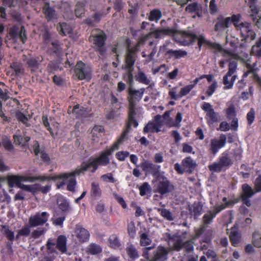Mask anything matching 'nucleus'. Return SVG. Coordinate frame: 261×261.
Here are the masks:
<instances>
[{
  "label": "nucleus",
  "mask_w": 261,
  "mask_h": 261,
  "mask_svg": "<svg viewBox=\"0 0 261 261\" xmlns=\"http://www.w3.org/2000/svg\"><path fill=\"white\" fill-rule=\"evenodd\" d=\"M126 251L127 255L133 259H136L139 257V254L136 248L132 245H128Z\"/></svg>",
  "instance_id": "38"
},
{
  "label": "nucleus",
  "mask_w": 261,
  "mask_h": 261,
  "mask_svg": "<svg viewBox=\"0 0 261 261\" xmlns=\"http://www.w3.org/2000/svg\"><path fill=\"white\" fill-rule=\"evenodd\" d=\"M161 131V128L154 122H149L144 127V133H147L149 132H156L158 133Z\"/></svg>",
  "instance_id": "31"
},
{
  "label": "nucleus",
  "mask_w": 261,
  "mask_h": 261,
  "mask_svg": "<svg viewBox=\"0 0 261 261\" xmlns=\"http://www.w3.org/2000/svg\"><path fill=\"white\" fill-rule=\"evenodd\" d=\"M229 238L232 245L234 246L237 245L241 241V236L236 227H232Z\"/></svg>",
  "instance_id": "27"
},
{
  "label": "nucleus",
  "mask_w": 261,
  "mask_h": 261,
  "mask_svg": "<svg viewBox=\"0 0 261 261\" xmlns=\"http://www.w3.org/2000/svg\"><path fill=\"white\" fill-rule=\"evenodd\" d=\"M236 60L237 56L236 55H230L228 59L229 62L228 71L223 77L224 90L232 89L237 79V76L235 73L237 70L238 63Z\"/></svg>",
  "instance_id": "3"
},
{
  "label": "nucleus",
  "mask_w": 261,
  "mask_h": 261,
  "mask_svg": "<svg viewBox=\"0 0 261 261\" xmlns=\"http://www.w3.org/2000/svg\"><path fill=\"white\" fill-rule=\"evenodd\" d=\"M145 91V88H142L138 90L133 89L129 87L128 89L129 102V109H135L136 101H139L143 97Z\"/></svg>",
  "instance_id": "8"
},
{
  "label": "nucleus",
  "mask_w": 261,
  "mask_h": 261,
  "mask_svg": "<svg viewBox=\"0 0 261 261\" xmlns=\"http://www.w3.org/2000/svg\"><path fill=\"white\" fill-rule=\"evenodd\" d=\"M186 11L189 13H195L196 15L192 16L193 18H195L196 16L199 18L202 16V7L196 3L189 4L186 8Z\"/></svg>",
  "instance_id": "21"
},
{
  "label": "nucleus",
  "mask_w": 261,
  "mask_h": 261,
  "mask_svg": "<svg viewBox=\"0 0 261 261\" xmlns=\"http://www.w3.org/2000/svg\"><path fill=\"white\" fill-rule=\"evenodd\" d=\"M46 228H38L33 231L32 237L34 239H38L42 235L44 234L47 231Z\"/></svg>",
  "instance_id": "52"
},
{
  "label": "nucleus",
  "mask_w": 261,
  "mask_h": 261,
  "mask_svg": "<svg viewBox=\"0 0 261 261\" xmlns=\"http://www.w3.org/2000/svg\"><path fill=\"white\" fill-rule=\"evenodd\" d=\"M126 73L124 75V79L129 85V87H132L134 83V77L133 74V68H126Z\"/></svg>",
  "instance_id": "35"
},
{
  "label": "nucleus",
  "mask_w": 261,
  "mask_h": 261,
  "mask_svg": "<svg viewBox=\"0 0 261 261\" xmlns=\"http://www.w3.org/2000/svg\"><path fill=\"white\" fill-rule=\"evenodd\" d=\"M109 243L110 247L115 249L118 248L121 245L118 237L115 234H112L110 237Z\"/></svg>",
  "instance_id": "44"
},
{
  "label": "nucleus",
  "mask_w": 261,
  "mask_h": 261,
  "mask_svg": "<svg viewBox=\"0 0 261 261\" xmlns=\"http://www.w3.org/2000/svg\"><path fill=\"white\" fill-rule=\"evenodd\" d=\"M135 109H129L128 122L127 125V127L126 128L125 130L122 133V135L126 132V135L128 133L129 127L131 126H134L135 127H136L138 125V122L135 119Z\"/></svg>",
  "instance_id": "25"
},
{
  "label": "nucleus",
  "mask_w": 261,
  "mask_h": 261,
  "mask_svg": "<svg viewBox=\"0 0 261 261\" xmlns=\"http://www.w3.org/2000/svg\"><path fill=\"white\" fill-rule=\"evenodd\" d=\"M169 244L173 250L179 251L182 247V241L180 237L174 236L169 239Z\"/></svg>",
  "instance_id": "23"
},
{
  "label": "nucleus",
  "mask_w": 261,
  "mask_h": 261,
  "mask_svg": "<svg viewBox=\"0 0 261 261\" xmlns=\"http://www.w3.org/2000/svg\"><path fill=\"white\" fill-rule=\"evenodd\" d=\"M87 251L92 255H95L100 253L101 252V248L99 245L93 243L88 247Z\"/></svg>",
  "instance_id": "43"
},
{
  "label": "nucleus",
  "mask_w": 261,
  "mask_h": 261,
  "mask_svg": "<svg viewBox=\"0 0 261 261\" xmlns=\"http://www.w3.org/2000/svg\"><path fill=\"white\" fill-rule=\"evenodd\" d=\"M1 144L7 150L11 151L13 150V146L11 142L7 138L3 139Z\"/></svg>",
  "instance_id": "63"
},
{
  "label": "nucleus",
  "mask_w": 261,
  "mask_h": 261,
  "mask_svg": "<svg viewBox=\"0 0 261 261\" xmlns=\"http://www.w3.org/2000/svg\"><path fill=\"white\" fill-rule=\"evenodd\" d=\"M42 60L43 58L42 57H28L25 55L23 56V61L26 62L28 66L31 68L32 70H34V69H38Z\"/></svg>",
  "instance_id": "18"
},
{
  "label": "nucleus",
  "mask_w": 261,
  "mask_h": 261,
  "mask_svg": "<svg viewBox=\"0 0 261 261\" xmlns=\"http://www.w3.org/2000/svg\"><path fill=\"white\" fill-rule=\"evenodd\" d=\"M208 167L211 171L217 172H220L223 168V166L221 164H220V161L218 163L215 162L209 165Z\"/></svg>",
  "instance_id": "62"
},
{
  "label": "nucleus",
  "mask_w": 261,
  "mask_h": 261,
  "mask_svg": "<svg viewBox=\"0 0 261 261\" xmlns=\"http://www.w3.org/2000/svg\"><path fill=\"white\" fill-rule=\"evenodd\" d=\"M153 35L155 39H161L166 36H172L173 39L181 45L186 46L192 41L194 36L187 33L185 31H179L174 29H156L150 31L142 37L140 41L144 42L150 36Z\"/></svg>",
  "instance_id": "2"
},
{
  "label": "nucleus",
  "mask_w": 261,
  "mask_h": 261,
  "mask_svg": "<svg viewBox=\"0 0 261 261\" xmlns=\"http://www.w3.org/2000/svg\"><path fill=\"white\" fill-rule=\"evenodd\" d=\"M242 199L243 203L247 206L251 205V201L249 199L256 192L248 184H244L242 186Z\"/></svg>",
  "instance_id": "17"
},
{
  "label": "nucleus",
  "mask_w": 261,
  "mask_h": 261,
  "mask_svg": "<svg viewBox=\"0 0 261 261\" xmlns=\"http://www.w3.org/2000/svg\"><path fill=\"white\" fill-rule=\"evenodd\" d=\"M10 68L14 72V73H12V75H19L23 72L22 65L19 62H13L10 65Z\"/></svg>",
  "instance_id": "37"
},
{
  "label": "nucleus",
  "mask_w": 261,
  "mask_h": 261,
  "mask_svg": "<svg viewBox=\"0 0 261 261\" xmlns=\"http://www.w3.org/2000/svg\"><path fill=\"white\" fill-rule=\"evenodd\" d=\"M237 30L240 31L242 37V40H246L250 38L251 40H253L256 37V34L251 29V26L250 23L245 22L237 25Z\"/></svg>",
  "instance_id": "9"
},
{
  "label": "nucleus",
  "mask_w": 261,
  "mask_h": 261,
  "mask_svg": "<svg viewBox=\"0 0 261 261\" xmlns=\"http://www.w3.org/2000/svg\"><path fill=\"white\" fill-rule=\"evenodd\" d=\"M157 210L164 218L168 221L173 220L174 218L169 210L166 208H158Z\"/></svg>",
  "instance_id": "42"
},
{
  "label": "nucleus",
  "mask_w": 261,
  "mask_h": 261,
  "mask_svg": "<svg viewBox=\"0 0 261 261\" xmlns=\"http://www.w3.org/2000/svg\"><path fill=\"white\" fill-rule=\"evenodd\" d=\"M103 128L100 126H94L91 133V137L92 138L93 140H96V138H93V137H96V138H98L100 136V133L102 132Z\"/></svg>",
  "instance_id": "49"
},
{
  "label": "nucleus",
  "mask_w": 261,
  "mask_h": 261,
  "mask_svg": "<svg viewBox=\"0 0 261 261\" xmlns=\"http://www.w3.org/2000/svg\"><path fill=\"white\" fill-rule=\"evenodd\" d=\"M230 24V19L224 18L220 15L217 18V22L215 25V31L216 32H222L228 28Z\"/></svg>",
  "instance_id": "20"
},
{
  "label": "nucleus",
  "mask_w": 261,
  "mask_h": 261,
  "mask_svg": "<svg viewBox=\"0 0 261 261\" xmlns=\"http://www.w3.org/2000/svg\"><path fill=\"white\" fill-rule=\"evenodd\" d=\"M14 142L16 145H21L24 146L30 140V138L28 136L23 137L19 133H17L13 136Z\"/></svg>",
  "instance_id": "29"
},
{
  "label": "nucleus",
  "mask_w": 261,
  "mask_h": 261,
  "mask_svg": "<svg viewBox=\"0 0 261 261\" xmlns=\"http://www.w3.org/2000/svg\"><path fill=\"white\" fill-rule=\"evenodd\" d=\"M140 243L141 246H146L151 243V240L149 237L148 234L146 232H139Z\"/></svg>",
  "instance_id": "36"
},
{
  "label": "nucleus",
  "mask_w": 261,
  "mask_h": 261,
  "mask_svg": "<svg viewBox=\"0 0 261 261\" xmlns=\"http://www.w3.org/2000/svg\"><path fill=\"white\" fill-rule=\"evenodd\" d=\"M16 118L19 122H21L27 126H29L30 124L28 123V118L25 115L20 112H18L16 113Z\"/></svg>",
  "instance_id": "53"
},
{
  "label": "nucleus",
  "mask_w": 261,
  "mask_h": 261,
  "mask_svg": "<svg viewBox=\"0 0 261 261\" xmlns=\"http://www.w3.org/2000/svg\"><path fill=\"white\" fill-rule=\"evenodd\" d=\"M202 109L206 112L205 119L209 125L218 121V115L214 111L212 105L208 102H204L201 107Z\"/></svg>",
  "instance_id": "12"
},
{
  "label": "nucleus",
  "mask_w": 261,
  "mask_h": 261,
  "mask_svg": "<svg viewBox=\"0 0 261 261\" xmlns=\"http://www.w3.org/2000/svg\"><path fill=\"white\" fill-rule=\"evenodd\" d=\"M127 232L129 236L132 238H134L136 230L135 223L133 221L130 222L127 225Z\"/></svg>",
  "instance_id": "59"
},
{
  "label": "nucleus",
  "mask_w": 261,
  "mask_h": 261,
  "mask_svg": "<svg viewBox=\"0 0 261 261\" xmlns=\"http://www.w3.org/2000/svg\"><path fill=\"white\" fill-rule=\"evenodd\" d=\"M141 43V41L139 40L134 48L128 47L127 48L125 58V68H133L136 61V52L138 49Z\"/></svg>",
  "instance_id": "14"
},
{
  "label": "nucleus",
  "mask_w": 261,
  "mask_h": 261,
  "mask_svg": "<svg viewBox=\"0 0 261 261\" xmlns=\"http://www.w3.org/2000/svg\"><path fill=\"white\" fill-rule=\"evenodd\" d=\"M228 108L226 110V116L228 119H230L236 115L234 106L232 103H227Z\"/></svg>",
  "instance_id": "45"
},
{
  "label": "nucleus",
  "mask_w": 261,
  "mask_h": 261,
  "mask_svg": "<svg viewBox=\"0 0 261 261\" xmlns=\"http://www.w3.org/2000/svg\"><path fill=\"white\" fill-rule=\"evenodd\" d=\"M100 178L104 182H110L111 183H114L116 181V180L113 177V175L112 173H108L103 174L101 176Z\"/></svg>",
  "instance_id": "57"
},
{
  "label": "nucleus",
  "mask_w": 261,
  "mask_h": 261,
  "mask_svg": "<svg viewBox=\"0 0 261 261\" xmlns=\"http://www.w3.org/2000/svg\"><path fill=\"white\" fill-rule=\"evenodd\" d=\"M91 195L93 197H97L101 195V190L98 183L92 182L91 184Z\"/></svg>",
  "instance_id": "40"
},
{
  "label": "nucleus",
  "mask_w": 261,
  "mask_h": 261,
  "mask_svg": "<svg viewBox=\"0 0 261 261\" xmlns=\"http://www.w3.org/2000/svg\"><path fill=\"white\" fill-rule=\"evenodd\" d=\"M252 242L254 245L258 248L261 247V235L258 232H255L253 234Z\"/></svg>",
  "instance_id": "55"
},
{
  "label": "nucleus",
  "mask_w": 261,
  "mask_h": 261,
  "mask_svg": "<svg viewBox=\"0 0 261 261\" xmlns=\"http://www.w3.org/2000/svg\"><path fill=\"white\" fill-rule=\"evenodd\" d=\"M226 136L224 134H221L219 139H213L211 141V150L213 154H215L218 150L225 146L226 143Z\"/></svg>",
  "instance_id": "16"
},
{
  "label": "nucleus",
  "mask_w": 261,
  "mask_h": 261,
  "mask_svg": "<svg viewBox=\"0 0 261 261\" xmlns=\"http://www.w3.org/2000/svg\"><path fill=\"white\" fill-rule=\"evenodd\" d=\"M162 16V12L160 10L153 9L150 12L148 18L150 21L158 22Z\"/></svg>",
  "instance_id": "34"
},
{
  "label": "nucleus",
  "mask_w": 261,
  "mask_h": 261,
  "mask_svg": "<svg viewBox=\"0 0 261 261\" xmlns=\"http://www.w3.org/2000/svg\"><path fill=\"white\" fill-rule=\"evenodd\" d=\"M194 87V85H188L182 88L179 93V97L181 98L182 96L187 95Z\"/></svg>",
  "instance_id": "54"
},
{
  "label": "nucleus",
  "mask_w": 261,
  "mask_h": 261,
  "mask_svg": "<svg viewBox=\"0 0 261 261\" xmlns=\"http://www.w3.org/2000/svg\"><path fill=\"white\" fill-rule=\"evenodd\" d=\"M255 118V111L253 108H251L247 114V119L249 125H251Z\"/></svg>",
  "instance_id": "64"
},
{
  "label": "nucleus",
  "mask_w": 261,
  "mask_h": 261,
  "mask_svg": "<svg viewBox=\"0 0 261 261\" xmlns=\"http://www.w3.org/2000/svg\"><path fill=\"white\" fill-rule=\"evenodd\" d=\"M106 39V36L101 32L96 35H92L89 37V40L95 45L101 55H103L105 51L104 45Z\"/></svg>",
  "instance_id": "13"
},
{
  "label": "nucleus",
  "mask_w": 261,
  "mask_h": 261,
  "mask_svg": "<svg viewBox=\"0 0 261 261\" xmlns=\"http://www.w3.org/2000/svg\"><path fill=\"white\" fill-rule=\"evenodd\" d=\"M49 217V214L46 212H37L30 216L29 219V224L31 227L42 226L47 222Z\"/></svg>",
  "instance_id": "7"
},
{
  "label": "nucleus",
  "mask_w": 261,
  "mask_h": 261,
  "mask_svg": "<svg viewBox=\"0 0 261 261\" xmlns=\"http://www.w3.org/2000/svg\"><path fill=\"white\" fill-rule=\"evenodd\" d=\"M220 164L223 167L229 166L232 164V161L230 158L228 156L227 154H223V155L220 160Z\"/></svg>",
  "instance_id": "50"
},
{
  "label": "nucleus",
  "mask_w": 261,
  "mask_h": 261,
  "mask_svg": "<svg viewBox=\"0 0 261 261\" xmlns=\"http://www.w3.org/2000/svg\"><path fill=\"white\" fill-rule=\"evenodd\" d=\"M72 113L75 117L80 118L86 114V109L83 107L80 108L79 105H76L73 107Z\"/></svg>",
  "instance_id": "39"
},
{
  "label": "nucleus",
  "mask_w": 261,
  "mask_h": 261,
  "mask_svg": "<svg viewBox=\"0 0 261 261\" xmlns=\"http://www.w3.org/2000/svg\"><path fill=\"white\" fill-rule=\"evenodd\" d=\"M2 231L5 233L6 237L9 240L12 241L14 240V233L12 231L9 229L8 226L3 225Z\"/></svg>",
  "instance_id": "48"
},
{
  "label": "nucleus",
  "mask_w": 261,
  "mask_h": 261,
  "mask_svg": "<svg viewBox=\"0 0 261 261\" xmlns=\"http://www.w3.org/2000/svg\"><path fill=\"white\" fill-rule=\"evenodd\" d=\"M251 54L257 57H261V36L257 40L256 43L252 46Z\"/></svg>",
  "instance_id": "32"
},
{
  "label": "nucleus",
  "mask_w": 261,
  "mask_h": 261,
  "mask_svg": "<svg viewBox=\"0 0 261 261\" xmlns=\"http://www.w3.org/2000/svg\"><path fill=\"white\" fill-rule=\"evenodd\" d=\"M182 165L185 170L191 172L196 166V163L193 160L190 158L188 157L184 159L182 161Z\"/></svg>",
  "instance_id": "28"
},
{
  "label": "nucleus",
  "mask_w": 261,
  "mask_h": 261,
  "mask_svg": "<svg viewBox=\"0 0 261 261\" xmlns=\"http://www.w3.org/2000/svg\"><path fill=\"white\" fill-rule=\"evenodd\" d=\"M182 119V114L180 112H178L176 114L175 121L168 122L167 124L170 127L177 126L179 127L180 126V123L181 122Z\"/></svg>",
  "instance_id": "47"
},
{
  "label": "nucleus",
  "mask_w": 261,
  "mask_h": 261,
  "mask_svg": "<svg viewBox=\"0 0 261 261\" xmlns=\"http://www.w3.org/2000/svg\"><path fill=\"white\" fill-rule=\"evenodd\" d=\"M20 32V28L17 27H14L11 28L9 31L10 35L13 40H16L19 38Z\"/></svg>",
  "instance_id": "51"
},
{
  "label": "nucleus",
  "mask_w": 261,
  "mask_h": 261,
  "mask_svg": "<svg viewBox=\"0 0 261 261\" xmlns=\"http://www.w3.org/2000/svg\"><path fill=\"white\" fill-rule=\"evenodd\" d=\"M138 68L139 70L135 76L136 81L146 85H149L151 81L150 77H148L139 67H138Z\"/></svg>",
  "instance_id": "26"
},
{
  "label": "nucleus",
  "mask_w": 261,
  "mask_h": 261,
  "mask_svg": "<svg viewBox=\"0 0 261 261\" xmlns=\"http://www.w3.org/2000/svg\"><path fill=\"white\" fill-rule=\"evenodd\" d=\"M203 205L201 202H195L192 205H189L190 214L196 219L201 214Z\"/></svg>",
  "instance_id": "24"
},
{
  "label": "nucleus",
  "mask_w": 261,
  "mask_h": 261,
  "mask_svg": "<svg viewBox=\"0 0 261 261\" xmlns=\"http://www.w3.org/2000/svg\"><path fill=\"white\" fill-rule=\"evenodd\" d=\"M85 13V8L84 4L78 3L75 6V14L76 17H81Z\"/></svg>",
  "instance_id": "46"
},
{
  "label": "nucleus",
  "mask_w": 261,
  "mask_h": 261,
  "mask_svg": "<svg viewBox=\"0 0 261 261\" xmlns=\"http://www.w3.org/2000/svg\"><path fill=\"white\" fill-rule=\"evenodd\" d=\"M129 153L127 151H121L117 152L115 155L117 160L120 161H124L128 156Z\"/></svg>",
  "instance_id": "61"
},
{
  "label": "nucleus",
  "mask_w": 261,
  "mask_h": 261,
  "mask_svg": "<svg viewBox=\"0 0 261 261\" xmlns=\"http://www.w3.org/2000/svg\"><path fill=\"white\" fill-rule=\"evenodd\" d=\"M140 167L146 174H151L153 176L160 174V166L153 164L148 160H144L140 164Z\"/></svg>",
  "instance_id": "15"
},
{
  "label": "nucleus",
  "mask_w": 261,
  "mask_h": 261,
  "mask_svg": "<svg viewBox=\"0 0 261 261\" xmlns=\"http://www.w3.org/2000/svg\"><path fill=\"white\" fill-rule=\"evenodd\" d=\"M60 208L64 212H67L69 210V203L65 199H61L58 201Z\"/></svg>",
  "instance_id": "60"
},
{
  "label": "nucleus",
  "mask_w": 261,
  "mask_h": 261,
  "mask_svg": "<svg viewBox=\"0 0 261 261\" xmlns=\"http://www.w3.org/2000/svg\"><path fill=\"white\" fill-rule=\"evenodd\" d=\"M154 192L161 195L172 192L174 190V186L170 180L163 174H159L154 181Z\"/></svg>",
  "instance_id": "5"
},
{
  "label": "nucleus",
  "mask_w": 261,
  "mask_h": 261,
  "mask_svg": "<svg viewBox=\"0 0 261 261\" xmlns=\"http://www.w3.org/2000/svg\"><path fill=\"white\" fill-rule=\"evenodd\" d=\"M43 11L44 14L48 19H51L54 18L55 14V11L54 9L49 7L48 3H45L43 7Z\"/></svg>",
  "instance_id": "41"
},
{
  "label": "nucleus",
  "mask_w": 261,
  "mask_h": 261,
  "mask_svg": "<svg viewBox=\"0 0 261 261\" xmlns=\"http://www.w3.org/2000/svg\"><path fill=\"white\" fill-rule=\"evenodd\" d=\"M66 238L64 236H59L57 240V248L62 253L66 251Z\"/></svg>",
  "instance_id": "30"
},
{
  "label": "nucleus",
  "mask_w": 261,
  "mask_h": 261,
  "mask_svg": "<svg viewBox=\"0 0 261 261\" xmlns=\"http://www.w3.org/2000/svg\"><path fill=\"white\" fill-rule=\"evenodd\" d=\"M126 132L121 135V137L114 143L110 148L106 149L104 151L101 152L99 155L93 159H89L87 162H83L80 166L77 167L75 170L70 173H62L57 175L55 179H60V181L57 184L58 189H60L63 186L67 185V189L70 191H74L76 185L75 175L84 173L91 168L92 172H95L98 168V166H106L110 163L109 156L113 152L119 149L120 145L123 142L126 136Z\"/></svg>",
  "instance_id": "1"
},
{
  "label": "nucleus",
  "mask_w": 261,
  "mask_h": 261,
  "mask_svg": "<svg viewBox=\"0 0 261 261\" xmlns=\"http://www.w3.org/2000/svg\"><path fill=\"white\" fill-rule=\"evenodd\" d=\"M150 191V187L147 182L143 183V185L139 188L140 194L141 196L145 195Z\"/></svg>",
  "instance_id": "58"
},
{
  "label": "nucleus",
  "mask_w": 261,
  "mask_h": 261,
  "mask_svg": "<svg viewBox=\"0 0 261 261\" xmlns=\"http://www.w3.org/2000/svg\"><path fill=\"white\" fill-rule=\"evenodd\" d=\"M167 54L170 57H174L176 59H179L186 56L187 53L182 50H173L170 49L167 51Z\"/></svg>",
  "instance_id": "33"
},
{
  "label": "nucleus",
  "mask_w": 261,
  "mask_h": 261,
  "mask_svg": "<svg viewBox=\"0 0 261 261\" xmlns=\"http://www.w3.org/2000/svg\"><path fill=\"white\" fill-rule=\"evenodd\" d=\"M74 71L76 77L80 80L90 79L91 69L82 61L77 63Z\"/></svg>",
  "instance_id": "10"
},
{
  "label": "nucleus",
  "mask_w": 261,
  "mask_h": 261,
  "mask_svg": "<svg viewBox=\"0 0 261 261\" xmlns=\"http://www.w3.org/2000/svg\"><path fill=\"white\" fill-rule=\"evenodd\" d=\"M168 252L166 248L160 246L150 261H166L167 259Z\"/></svg>",
  "instance_id": "19"
},
{
  "label": "nucleus",
  "mask_w": 261,
  "mask_h": 261,
  "mask_svg": "<svg viewBox=\"0 0 261 261\" xmlns=\"http://www.w3.org/2000/svg\"><path fill=\"white\" fill-rule=\"evenodd\" d=\"M186 32L194 36L193 40L190 44L193 42L195 39L197 40L198 45L200 50L201 49V48L202 46H205L206 47L209 48L214 49L217 51L220 50L221 49V46L220 45L210 42L202 35L196 36L194 34L187 32Z\"/></svg>",
  "instance_id": "11"
},
{
  "label": "nucleus",
  "mask_w": 261,
  "mask_h": 261,
  "mask_svg": "<svg viewBox=\"0 0 261 261\" xmlns=\"http://www.w3.org/2000/svg\"><path fill=\"white\" fill-rule=\"evenodd\" d=\"M228 205L229 202H225V203L215 206L212 209L208 211L203 216L202 221L204 226L200 231L202 232L205 227H207L208 224L212 222L213 219L221 211L228 207Z\"/></svg>",
  "instance_id": "6"
},
{
  "label": "nucleus",
  "mask_w": 261,
  "mask_h": 261,
  "mask_svg": "<svg viewBox=\"0 0 261 261\" xmlns=\"http://www.w3.org/2000/svg\"><path fill=\"white\" fill-rule=\"evenodd\" d=\"M31 232V229L29 226H25L19 230L17 235L16 238L18 239L20 236H28Z\"/></svg>",
  "instance_id": "56"
},
{
  "label": "nucleus",
  "mask_w": 261,
  "mask_h": 261,
  "mask_svg": "<svg viewBox=\"0 0 261 261\" xmlns=\"http://www.w3.org/2000/svg\"><path fill=\"white\" fill-rule=\"evenodd\" d=\"M75 232L77 237L81 242H86L89 239L90 233L89 231L80 225L76 226Z\"/></svg>",
  "instance_id": "22"
},
{
  "label": "nucleus",
  "mask_w": 261,
  "mask_h": 261,
  "mask_svg": "<svg viewBox=\"0 0 261 261\" xmlns=\"http://www.w3.org/2000/svg\"><path fill=\"white\" fill-rule=\"evenodd\" d=\"M56 176H40L38 177H35L29 176L10 175L8 177L7 181L10 187L12 188L16 185L19 188V185H20L21 182H33L37 179L41 180H60V179H55Z\"/></svg>",
  "instance_id": "4"
}]
</instances>
